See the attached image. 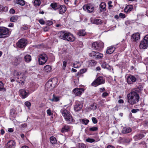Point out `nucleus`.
<instances>
[{
	"instance_id": "37998d69",
	"label": "nucleus",
	"mask_w": 148,
	"mask_h": 148,
	"mask_svg": "<svg viewBox=\"0 0 148 148\" xmlns=\"http://www.w3.org/2000/svg\"><path fill=\"white\" fill-rule=\"evenodd\" d=\"M98 128L97 127H90L89 128V130L90 131H96L98 130Z\"/></svg>"
},
{
	"instance_id": "a19ab883",
	"label": "nucleus",
	"mask_w": 148,
	"mask_h": 148,
	"mask_svg": "<svg viewBox=\"0 0 148 148\" xmlns=\"http://www.w3.org/2000/svg\"><path fill=\"white\" fill-rule=\"evenodd\" d=\"M18 19V17L16 16H12L10 18V21H11L12 22H16L17 20Z\"/></svg>"
},
{
	"instance_id": "6e6552de",
	"label": "nucleus",
	"mask_w": 148,
	"mask_h": 148,
	"mask_svg": "<svg viewBox=\"0 0 148 148\" xmlns=\"http://www.w3.org/2000/svg\"><path fill=\"white\" fill-rule=\"evenodd\" d=\"M47 59L48 58L46 54L43 53L40 54L38 58L39 64L41 65L44 64L47 61Z\"/></svg>"
},
{
	"instance_id": "f704fd0d",
	"label": "nucleus",
	"mask_w": 148,
	"mask_h": 148,
	"mask_svg": "<svg viewBox=\"0 0 148 148\" xmlns=\"http://www.w3.org/2000/svg\"><path fill=\"white\" fill-rule=\"evenodd\" d=\"M41 3L40 0H34V5L35 7L39 6Z\"/></svg>"
},
{
	"instance_id": "4c0bfd02",
	"label": "nucleus",
	"mask_w": 148,
	"mask_h": 148,
	"mask_svg": "<svg viewBox=\"0 0 148 148\" xmlns=\"http://www.w3.org/2000/svg\"><path fill=\"white\" fill-rule=\"evenodd\" d=\"M51 143L53 144H55L57 143L56 138L53 136H51L50 138Z\"/></svg>"
},
{
	"instance_id": "b1692460",
	"label": "nucleus",
	"mask_w": 148,
	"mask_h": 148,
	"mask_svg": "<svg viewBox=\"0 0 148 148\" xmlns=\"http://www.w3.org/2000/svg\"><path fill=\"white\" fill-rule=\"evenodd\" d=\"M64 118L68 123H70L73 121V119L71 114L68 115Z\"/></svg>"
},
{
	"instance_id": "3c124183",
	"label": "nucleus",
	"mask_w": 148,
	"mask_h": 148,
	"mask_svg": "<svg viewBox=\"0 0 148 148\" xmlns=\"http://www.w3.org/2000/svg\"><path fill=\"white\" fill-rule=\"evenodd\" d=\"M97 52L92 51L90 53V56L91 57H95V58L96 53Z\"/></svg>"
},
{
	"instance_id": "9d476101",
	"label": "nucleus",
	"mask_w": 148,
	"mask_h": 148,
	"mask_svg": "<svg viewBox=\"0 0 148 148\" xmlns=\"http://www.w3.org/2000/svg\"><path fill=\"white\" fill-rule=\"evenodd\" d=\"M84 10L87 11L89 12H92L94 10V5L92 4H88L83 7Z\"/></svg>"
},
{
	"instance_id": "774afa93",
	"label": "nucleus",
	"mask_w": 148,
	"mask_h": 148,
	"mask_svg": "<svg viewBox=\"0 0 148 148\" xmlns=\"http://www.w3.org/2000/svg\"><path fill=\"white\" fill-rule=\"evenodd\" d=\"M10 12L11 14H14L15 12V11L13 9L11 8L10 10Z\"/></svg>"
},
{
	"instance_id": "09e8293b",
	"label": "nucleus",
	"mask_w": 148,
	"mask_h": 148,
	"mask_svg": "<svg viewBox=\"0 0 148 148\" xmlns=\"http://www.w3.org/2000/svg\"><path fill=\"white\" fill-rule=\"evenodd\" d=\"M20 62V60L19 59H16L15 60V63L14 64L16 65H18Z\"/></svg>"
},
{
	"instance_id": "052dcab7",
	"label": "nucleus",
	"mask_w": 148,
	"mask_h": 148,
	"mask_svg": "<svg viewBox=\"0 0 148 148\" xmlns=\"http://www.w3.org/2000/svg\"><path fill=\"white\" fill-rule=\"evenodd\" d=\"M86 69L85 68L82 69L80 70V73L81 74H83L86 71Z\"/></svg>"
},
{
	"instance_id": "72a5a7b5",
	"label": "nucleus",
	"mask_w": 148,
	"mask_h": 148,
	"mask_svg": "<svg viewBox=\"0 0 148 148\" xmlns=\"http://www.w3.org/2000/svg\"><path fill=\"white\" fill-rule=\"evenodd\" d=\"M101 66L104 69L106 68L108 69H110V68L109 65L105 62H103Z\"/></svg>"
},
{
	"instance_id": "0e129e2a",
	"label": "nucleus",
	"mask_w": 148,
	"mask_h": 148,
	"mask_svg": "<svg viewBox=\"0 0 148 148\" xmlns=\"http://www.w3.org/2000/svg\"><path fill=\"white\" fill-rule=\"evenodd\" d=\"M28 26L27 25H25L23 26L22 27V29L23 30H27L28 29Z\"/></svg>"
},
{
	"instance_id": "4468645a",
	"label": "nucleus",
	"mask_w": 148,
	"mask_h": 148,
	"mask_svg": "<svg viewBox=\"0 0 148 148\" xmlns=\"http://www.w3.org/2000/svg\"><path fill=\"white\" fill-rule=\"evenodd\" d=\"M84 91L83 88H76L73 90V92L74 94L77 96H80Z\"/></svg>"
},
{
	"instance_id": "aec40b11",
	"label": "nucleus",
	"mask_w": 148,
	"mask_h": 148,
	"mask_svg": "<svg viewBox=\"0 0 148 148\" xmlns=\"http://www.w3.org/2000/svg\"><path fill=\"white\" fill-rule=\"evenodd\" d=\"M100 8V11L103 12L106 10V4L104 2H102L99 5Z\"/></svg>"
},
{
	"instance_id": "c756f323",
	"label": "nucleus",
	"mask_w": 148,
	"mask_h": 148,
	"mask_svg": "<svg viewBox=\"0 0 148 148\" xmlns=\"http://www.w3.org/2000/svg\"><path fill=\"white\" fill-rule=\"evenodd\" d=\"M82 63L78 61H75L73 64V67L75 68L80 67Z\"/></svg>"
},
{
	"instance_id": "a878e982",
	"label": "nucleus",
	"mask_w": 148,
	"mask_h": 148,
	"mask_svg": "<svg viewBox=\"0 0 148 148\" xmlns=\"http://www.w3.org/2000/svg\"><path fill=\"white\" fill-rule=\"evenodd\" d=\"M50 6L55 10L59 9L60 7V5L55 3H51Z\"/></svg>"
},
{
	"instance_id": "6e6d98bb",
	"label": "nucleus",
	"mask_w": 148,
	"mask_h": 148,
	"mask_svg": "<svg viewBox=\"0 0 148 148\" xmlns=\"http://www.w3.org/2000/svg\"><path fill=\"white\" fill-rule=\"evenodd\" d=\"M92 120L93 123L94 124H96L97 122V119L95 117H92Z\"/></svg>"
},
{
	"instance_id": "a211bd4d",
	"label": "nucleus",
	"mask_w": 148,
	"mask_h": 148,
	"mask_svg": "<svg viewBox=\"0 0 148 148\" xmlns=\"http://www.w3.org/2000/svg\"><path fill=\"white\" fill-rule=\"evenodd\" d=\"M60 112L64 118L68 116V115H69L71 114L70 112L68 111L64 108L61 109Z\"/></svg>"
},
{
	"instance_id": "f8f14e48",
	"label": "nucleus",
	"mask_w": 148,
	"mask_h": 148,
	"mask_svg": "<svg viewBox=\"0 0 148 148\" xmlns=\"http://www.w3.org/2000/svg\"><path fill=\"white\" fill-rule=\"evenodd\" d=\"M19 92L21 96L23 99L26 98L30 93L27 90H25L24 89L20 90L19 91Z\"/></svg>"
},
{
	"instance_id": "bb28decb",
	"label": "nucleus",
	"mask_w": 148,
	"mask_h": 148,
	"mask_svg": "<svg viewBox=\"0 0 148 148\" xmlns=\"http://www.w3.org/2000/svg\"><path fill=\"white\" fill-rule=\"evenodd\" d=\"M24 60L27 63L30 62L32 60L31 56L28 54L24 56Z\"/></svg>"
},
{
	"instance_id": "dca6fc26",
	"label": "nucleus",
	"mask_w": 148,
	"mask_h": 148,
	"mask_svg": "<svg viewBox=\"0 0 148 148\" xmlns=\"http://www.w3.org/2000/svg\"><path fill=\"white\" fill-rule=\"evenodd\" d=\"M16 146V144L14 141L10 140L9 141L5 146V148H14Z\"/></svg>"
},
{
	"instance_id": "393cba45",
	"label": "nucleus",
	"mask_w": 148,
	"mask_h": 148,
	"mask_svg": "<svg viewBox=\"0 0 148 148\" xmlns=\"http://www.w3.org/2000/svg\"><path fill=\"white\" fill-rule=\"evenodd\" d=\"M14 2L21 6H24L25 4V2L24 0H14Z\"/></svg>"
},
{
	"instance_id": "864d4df0",
	"label": "nucleus",
	"mask_w": 148,
	"mask_h": 148,
	"mask_svg": "<svg viewBox=\"0 0 148 148\" xmlns=\"http://www.w3.org/2000/svg\"><path fill=\"white\" fill-rule=\"evenodd\" d=\"M119 16L122 18H124L126 17V16L125 14L121 13L119 14Z\"/></svg>"
},
{
	"instance_id": "39448f33",
	"label": "nucleus",
	"mask_w": 148,
	"mask_h": 148,
	"mask_svg": "<svg viewBox=\"0 0 148 148\" xmlns=\"http://www.w3.org/2000/svg\"><path fill=\"white\" fill-rule=\"evenodd\" d=\"M10 32L8 29L4 27H0V38L8 36Z\"/></svg>"
},
{
	"instance_id": "c03bdc74",
	"label": "nucleus",
	"mask_w": 148,
	"mask_h": 148,
	"mask_svg": "<svg viewBox=\"0 0 148 148\" xmlns=\"http://www.w3.org/2000/svg\"><path fill=\"white\" fill-rule=\"evenodd\" d=\"M97 108V104L95 103H93L90 105V108L92 110H95Z\"/></svg>"
},
{
	"instance_id": "c85d7f7f",
	"label": "nucleus",
	"mask_w": 148,
	"mask_h": 148,
	"mask_svg": "<svg viewBox=\"0 0 148 148\" xmlns=\"http://www.w3.org/2000/svg\"><path fill=\"white\" fill-rule=\"evenodd\" d=\"M70 129V127L68 125H65L61 130V132H65L69 131Z\"/></svg>"
},
{
	"instance_id": "2eb2a0df",
	"label": "nucleus",
	"mask_w": 148,
	"mask_h": 148,
	"mask_svg": "<svg viewBox=\"0 0 148 148\" xmlns=\"http://www.w3.org/2000/svg\"><path fill=\"white\" fill-rule=\"evenodd\" d=\"M140 38V35L139 33L134 34L131 36V39L132 41L138 42Z\"/></svg>"
},
{
	"instance_id": "6ab92c4d",
	"label": "nucleus",
	"mask_w": 148,
	"mask_h": 148,
	"mask_svg": "<svg viewBox=\"0 0 148 148\" xmlns=\"http://www.w3.org/2000/svg\"><path fill=\"white\" fill-rule=\"evenodd\" d=\"M115 48V47L112 46L108 47L106 51V53L108 54H111L114 51Z\"/></svg>"
},
{
	"instance_id": "7ed1b4c3",
	"label": "nucleus",
	"mask_w": 148,
	"mask_h": 148,
	"mask_svg": "<svg viewBox=\"0 0 148 148\" xmlns=\"http://www.w3.org/2000/svg\"><path fill=\"white\" fill-rule=\"evenodd\" d=\"M14 75L18 79L17 82L21 83V85H23L25 79L24 74L21 72H18L16 71H15L14 72Z\"/></svg>"
},
{
	"instance_id": "4d7b16f0",
	"label": "nucleus",
	"mask_w": 148,
	"mask_h": 148,
	"mask_svg": "<svg viewBox=\"0 0 148 148\" xmlns=\"http://www.w3.org/2000/svg\"><path fill=\"white\" fill-rule=\"evenodd\" d=\"M39 23L42 25H43L45 23V22L42 18L38 20Z\"/></svg>"
},
{
	"instance_id": "49530a36",
	"label": "nucleus",
	"mask_w": 148,
	"mask_h": 148,
	"mask_svg": "<svg viewBox=\"0 0 148 148\" xmlns=\"http://www.w3.org/2000/svg\"><path fill=\"white\" fill-rule=\"evenodd\" d=\"M8 10V8L7 7H3L1 5V12H6Z\"/></svg>"
},
{
	"instance_id": "9b49d317",
	"label": "nucleus",
	"mask_w": 148,
	"mask_h": 148,
	"mask_svg": "<svg viewBox=\"0 0 148 148\" xmlns=\"http://www.w3.org/2000/svg\"><path fill=\"white\" fill-rule=\"evenodd\" d=\"M27 41L24 39L20 40L16 43L17 47L19 48H23L25 47L27 45Z\"/></svg>"
},
{
	"instance_id": "338daca9",
	"label": "nucleus",
	"mask_w": 148,
	"mask_h": 148,
	"mask_svg": "<svg viewBox=\"0 0 148 148\" xmlns=\"http://www.w3.org/2000/svg\"><path fill=\"white\" fill-rule=\"evenodd\" d=\"M139 111V109H133L132 110L131 112L133 113H136V112H137L138 111Z\"/></svg>"
},
{
	"instance_id": "0eeeda50",
	"label": "nucleus",
	"mask_w": 148,
	"mask_h": 148,
	"mask_svg": "<svg viewBox=\"0 0 148 148\" xmlns=\"http://www.w3.org/2000/svg\"><path fill=\"white\" fill-rule=\"evenodd\" d=\"M104 82L105 80L103 77L102 76H99L91 84L92 86H97L99 85L104 84Z\"/></svg>"
},
{
	"instance_id": "20e7f679",
	"label": "nucleus",
	"mask_w": 148,
	"mask_h": 148,
	"mask_svg": "<svg viewBox=\"0 0 148 148\" xmlns=\"http://www.w3.org/2000/svg\"><path fill=\"white\" fill-rule=\"evenodd\" d=\"M54 79L49 80L47 82L45 85V89L48 91L51 90L55 86L56 84V82H55Z\"/></svg>"
},
{
	"instance_id": "f257e3e1",
	"label": "nucleus",
	"mask_w": 148,
	"mask_h": 148,
	"mask_svg": "<svg viewBox=\"0 0 148 148\" xmlns=\"http://www.w3.org/2000/svg\"><path fill=\"white\" fill-rule=\"evenodd\" d=\"M127 102L130 104L132 105L136 104L139 100V96L136 92L132 91L127 95Z\"/></svg>"
},
{
	"instance_id": "a18cd8bd",
	"label": "nucleus",
	"mask_w": 148,
	"mask_h": 148,
	"mask_svg": "<svg viewBox=\"0 0 148 148\" xmlns=\"http://www.w3.org/2000/svg\"><path fill=\"white\" fill-rule=\"evenodd\" d=\"M86 141L88 142L92 143L94 142L95 140L94 139L88 138L86 139Z\"/></svg>"
},
{
	"instance_id": "13d9d810",
	"label": "nucleus",
	"mask_w": 148,
	"mask_h": 148,
	"mask_svg": "<svg viewBox=\"0 0 148 148\" xmlns=\"http://www.w3.org/2000/svg\"><path fill=\"white\" fill-rule=\"evenodd\" d=\"M46 23L47 25L50 26L53 24V22L51 21H47Z\"/></svg>"
},
{
	"instance_id": "412c9836",
	"label": "nucleus",
	"mask_w": 148,
	"mask_h": 148,
	"mask_svg": "<svg viewBox=\"0 0 148 148\" xmlns=\"http://www.w3.org/2000/svg\"><path fill=\"white\" fill-rule=\"evenodd\" d=\"M59 14H62L65 13L67 9L65 5H60V7H59Z\"/></svg>"
},
{
	"instance_id": "4be33fe9",
	"label": "nucleus",
	"mask_w": 148,
	"mask_h": 148,
	"mask_svg": "<svg viewBox=\"0 0 148 148\" xmlns=\"http://www.w3.org/2000/svg\"><path fill=\"white\" fill-rule=\"evenodd\" d=\"M91 21L92 23L96 25L101 24L102 23L101 20L96 18L92 19L91 20Z\"/></svg>"
},
{
	"instance_id": "79ce46f5",
	"label": "nucleus",
	"mask_w": 148,
	"mask_h": 148,
	"mask_svg": "<svg viewBox=\"0 0 148 148\" xmlns=\"http://www.w3.org/2000/svg\"><path fill=\"white\" fill-rule=\"evenodd\" d=\"M15 111L14 109H12L10 110V114L11 116L14 117L15 115Z\"/></svg>"
},
{
	"instance_id": "5fc2aeb1",
	"label": "nucleus",
	"mask_w": 148,
	"mask_h": 148,
	"mask_svg": "<svg viewBox=\"0 0 148 148\" xmlns=\"http://www.w3.org/2000/svg\"><path fill=\"white\" fill-rule=\"evenodd\" d=\"M89 122V121L87 119L85 120L82 119V122L83 123L85 124V125H87Z\"/></svg>"
},
{
	"instance_id": "1a4fd4ad",
	"label": "nucleus",
	"mask_w": 148,
	"mask_h": 148,
	"mask_svg": "<svg viewBox=\"0 0 148 148\" xmlns=\"http://www.w3.org/2000/svg\"><path fill=\"white\" fill-rule=\"evenodd\" d=\"M83 106V103L82 102L78 101H76L74 107V110L76 112L80 111Z\"/></svg>"
},
{
	"instance_id": "ea45409f",
	"label": "nucleus",
	"mask_w": 148,
	"mask_h": 148,
	"mask_svg": "<svg viewBox=\"0 0 148 148\" xmlns=\"http://www.w3.org/2000/svg\"><path fill=\"white\" fill-rule=\"evenodd\" d=\"M103 57V54L97 52L95 58L97 59H100Z\"/></svg>"
},
{
	"instance_id": "2f4dec72",
	"label": "nucleus",
	"mask_w": 148,
	"mask_h": 148,
	"mask_svg": "<svg viewBox=\"0 0 148 148\" xmlns=\"http://www.w3.org/2000/svg\"><path fill=\"white\" fill-rule=\"evenodd\" d=\"M144 136L143 134H138L134 137V138L136 140H140L142 139L144 137Z\"/></svg>"
},
{
	"instance_id": "de8ad7c7",
	"label": "nucleus",
	"mask_w": 148,
	"mask_h": 148,
	"mask_svg": "<svg viewBox=\"0 0 148 148\" xmlns=\"http://www.w3.org/2000/svg\"><path fill=\"white\" fill-rule=\"evenodd\" d=\"M67 62L65 61H63V65L62 66V68L63 69L65 70L66 69V66Z\"/></svg>"
},
{
	"instance_id": "473e14b6",
	"label": "nucleus",
	"mask_w": 148,
	"mask_h": 148,
	"mask_svg": "<svg viewBox=\"0 0 148 148\" xmlns=\"http://www.w3.org/2000/svg\"><path fill=\"white\" fill-rule=\"evenodd\" d=\"M77 34L79 36H84L86 34V32L84 30H80L78 31Z\"/></svg>"
},
{
	"instance_id": "cd10ccee",
	"label": "nucleus",
	"mask_w": 148,
	"mask_h": 148,
	"mask_svg": "<svg viewBox=\"0 0 148 148\" xmlns=\"http://www.w3.org/2000/svg\"><path fill=\"white\" fill-rule=\"evenodd\" d=\"M44 69L46 72H50L52 71L51 67L49 65H47L45 66Z\"/></svg>"
},
{
	"instance_id": "e433bc0d",
	"label": "nucleus",
	"mask_w": 148,
	"mask_h": 148,
	"mask_svg": "<svg viewBox=\"0 0 148 148\" xmlns=\"http://www.w3.org/2000/svg\"><path fill=\"white\" fill-rule=\"evenodd\" d=\"M60 100V97L55 96L54 95H53L52 99L51 100L53 101L57 102Z\"/></svg>"
},
{
	"instance_id": "e2e57ef3",
	"label": "nucleus",
	"mask_w": 148,
	"mask_h": 148,
	"mask_svg": "<svg viewBox=\"0 0 148 148\" xmlns=\"http://www.w3.org/2000/svg\"><path fill=\"white\" fill-rule=\"evenodd\" d=\"M109 94L108 93L106 92H104L102 94V97H105L108 96Z\"/></svg>"
},
{
	"instance_id": "603ef678",
	"label": "nucleus",
	"mask_w": 148,
	"mask_h": 148,
	"mask_svg": "<svg viewBox=\"0 0 148 148\" xmlns=\"http://www.w3.org/2000/svg\"><path fill=\"white\" fill-rule=\"evenodd\" d=\"M78 148H86L84 144L81 143H79L78 146Z\"/></svg>"
},
{
	"instance_id": "c9c22d12",
	"label": "nucleus",
	"mask_w": 148,
	"mask_h": 148,
	"mask_svg": "<svg viewBox=\"0 0 148 148\" xmlns=\"http://www.w3.org/2000/svg\"><path fill=\"white\" fill-rule=\"evenodd\" d=\"M0 91H6V89L4 87L3 84L1 81H0Z\"/></svg>"
},
{
	"instance_id": "f03ea898",
	"label": "nucleus",
	"mask_w": 148,
	"mask_h": 148,
	"mask_svg": "<svg viewBox=\"0 0 148 148\" xmlns=\"http://www.w3.org/2000/svg\"><path fill=\"white\" fill-rule=\"evenodd\" d=\"M59 37L60 39L69 41H73L75 38L70 33L66 31H62L59 33Z\"/></svg>"
},
{
	"instance_id": "5701e85b",
	"label": "nucleus",
	"mask_w": 148,
	"mask_h": 148,
	"mask_svg": "<svg viewBox=\"0 0 148 148\" xmlns=\"http://www.w3.org/2000/svg\"><path fill=\"white\" fill-rule=\"evenodd\" d=\"M133 9V6L131 5H128L125 8L124 10L126 13H129Z\"/></svg>"
},
{
	"instance_id": "ddd939ff",
	"label": "nucleus",
	"mask_w": 148,
	"mask_h": 148,
	"mask_svg": "<svg viewBox=\"0 0 148 148\" xmlns=\"http://www.w3.org/2000/svg\"><path fill=\"white\" fill-rule=\"evenodd\" d=\"M136 80V77L132 75H130L127 79V83L129 84H132L135 82Z\"/></svg>"
},
{
	"instance_id": "680f3d73",
	"label": "nucleus",
	"mask_w": 148,
	"mask_h": 148,
	"mask_svg": "<svg viewBox=\"0 0 148 148\" xmlns=\"http://www.w3.org/2000/svg\"><path fill=\"white\" fill-rule=\"evenodd\" d=\"M143 40L144 41L147 42L148 43V35H146Z\"/></svg>"
},
{
	"instance_id": "f3484780",
	"label": "nucleus",
	"mask_w": 148,
	"mask_h": 148,
	"mask_svg": "<svg viewBox=\"0 0 148 148\" xmlns=\"http://www.w3.org/2000/svg\"><path fill=\"white\" fill-rule=\"evenodd\" d=\"M148 47V43L147 42L144 41L142 40L139 45V47L140 49H145Z\"/></svg>"
},
{
	"instance_id": "8fccbe9b",
	"label": "nucleus",
	"mask_w": 148,
	"mask_h": 148,
	"mask_svg": "<svg viewBox=\"0 0 148 148\" xmlns=\"http://www.w3.org/2000/svg\"><path fill=\"white\" fill-rule=\"evenodd\" d=\"M112 2L111 1H109L108 2V8L109 10H110L113 7V5L111 4Z\"/></svg>"
},
{
	"instance_id": "69168bd1",
	"label": "nucleus",
	"mask_w": 148,
	"mask_h": 148,
	"mask_svg": "<svg viewBox=\"0 0 148 148\" xmlns=\"http://www.w3.org/2000/svg\"><path fill=\"white\" fill-rule=\"evenodd\" d=\"M47 114L49 116H50L52 114V113H51V110H50V109L47 110Z\"/></svg>"
},
{
	"instance_id": "7c9ffc66",
	"label": "nucleus",
	"mask_w": 148,
	"mask_h": 148,
	"mask_svg": "<svg viewBox=\"0 0 148 148\" xmlns=\"http://www.w3.org/2000/svg\"><path fill=\"white\" fill-rule=\"evenodd\" d=\"M131 130L130 127H124L122 130V132L123 133H127L130 132Z\"/></svg>"
},
{
	"instance_id": "bf43d9fd",
	"label": "nucleus",
	"mask_w": 148,
	"mask_h": 148,
	"mask_svg": "<svg viewBox=\"0 0 148 148\" xmlns=\"http://www.w3.org/2000/svg\"><path fill=\"white\" fill-rule=\"evenodd\" d=\"M25 105L28 108H29L31 106V103L29 101H26L25 103Z\"/></svg>"
},
{
	"instance_id": "423d86ee",
	"label": "nucleus",
	"mask_w": 148,
	"mask_h": 148,
	"mask_svg": "<svg viewBox=\"0 0 148 148\" xmlns=\"http://www.w3.org/2000/svg\"><path fill=\"white\" fill-rule=\"evenodd\" d=\"M104 44L101 41H97L93 42L92 45V47L95 49L100 51L103 47Z\"/></svg>"
},
{
	"instance_id": "58836bf2",
	"label": "nucleus",
	"mask_w": 148,
	"mask_h": 148,
	"mask_svg": "<svg viewBox=\"0 0 148 148\" xmlns=\"http://www.w3.org/2000/svg\"><path fill=\"white\" fill-rule=\"evenodd\" d=\"M88 63L89 65L91 66H95L96 64V63L94 60H90L88 61Z\"/></svg>"
}]
</instances>
